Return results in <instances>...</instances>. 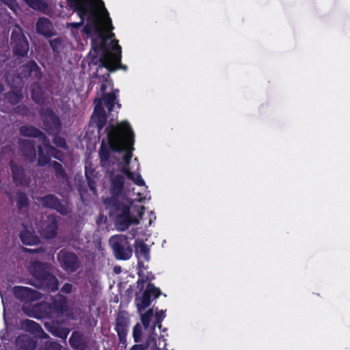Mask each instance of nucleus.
Here are the masks:
<instances>
[{"label":"nucleus","instance_id":"obj_1","mask_svg":"<svg viewBox=\"0 0 350 350\" xmlns=\"http://www.w3.org/2000/svg\"><path fill=\"white\" fill-rule=\"evenodd\" d=\"M105 131L107 133L108 144L112 152H125L122 157L124 165H129L134 150V133L129 123L123 121L117 125L109 124Z\"/></svg>","mask_w":350,"mask_h":350},{"label":"nucleus","instance_id":"obj_2","mask_svg":"<svg viewBox=\"0 0 350 350\" xmlns=\"http://www.w3.org/2000/svg\"><path fill=\"white\" fill-rule=\"evenodd\" d=\"M160 293V290L154 286H142L140 290L137 293L135 298V304L138 312H140V319L146 337L152 336L157 341L159 336L155 332L157 325H154V321L151 324L154 318L153 309H149L144 313H142V311L148 308L151 301L158 297Z\"/></svg>","mask_w":350,"mask_h":350},{"label":"nucleus","instance_id":"obj_3","mask_svg":"<svg viewBox=\"0 0 350 350\" xmlns=\"http://www.w3.org/2000/svg\"><path fill=\"white\" fill-rule=\"evenodd\" d=\"M112 42H115V44L112 46L113 53L100 57H93L92 58L91 63L98 65L96 71L94 73L93 77H98L99 76V72H101L105 68L106 71L105 73H103L102 77L107 81L109 79L110 72H114L118 69L124 70L127 69V66L121 63V46L118 44L117 40H114Z\"/></svg>","mask_w":350,"mask_h":350},{"label":"nucleus","instance_id":"obj_4","mask_svg":"<svg viewBox=\"0 0 350 350\" xmlns=\"http://www.w3.org/2000/svg\"><path fill=\"white\" fill-rule=\"evenodd\" d=\"M55 267L49 262L34 260L30 262L29 271L40 284H59Z\"/></svg>","mask_w":350,"mask_h":350},{"label":"nucleus","instance_id":"obj_5","mask_svg":"<svg viewBox=\"0 0 350 350\" xmlns=\"http://www.w3.org/2000/svg\"><path fill=\"white\" fill-rule=\"evenodd\" d=\"M109 243L116 259L126 260L132 256L133 249L127 236L124 234L113 235L109 239Z\"/></svg>","mask_w":350,"mask_h":350},{"label":"nucleus","instance_id":"obj_6","mask_svg":"<svg viewBox=\"0 0 350 350\" xmlns=\"http://www.w3.org/2000/svg\"><path fill=\"white\" fill-rule=\"evenodd\" d=\"M38 112L44 131L49 135H59L62 129V122L53 109L51 107L40 108Z\"/></svg>","mask_w":350,"mask_h":350},{"label":"nucleus","instance_id":"obj_7","mask_svg":"<svg viewBox=\"0 0 350 350\" xmlns=\"http://www.w3.org/2000/svg\"><path fill=\"white\" fill-rule=\"evenodd\" d=\"M57 259L60 267L66 271L73 273L81 267L79 256L73 252L64 248L57 254Z\"/></svg>","mask_w":350,"mask_h":350},{"label":"nucleus","instance_id":"obj_8","mask_svg":"<svg viewBox=\"0 0 350 350\" xmlns=\"http://www.w3.org/2000/svg\"><path fill=\"white\" fill-rule=\"evenodd\" d=\"M9 166L13 183L16 187H28L31 178L29 170L22 164L10 160Z\"/></svg>","mask_w":350,"mask_h":350},{"label":"nucleus","instance_id":"obj_9","mask_svg":"<svg viewBox=\"0 0 350 350\" xmlns=\"http://www.w3.org/2000/svg\"><path fill=\"white\" fill-rule=\"evenodd\" d=\"M11 44L13 51L17 56L25 57L29 51V42L21 28L14 29L11 33Z\"/></svg>","mask_w":350,"mask_h":350},{"label":"nucleus","instance_id":"obj_10","mask_svg":"<svg viewBox=\"0 0 350 350\" xmlns=\"http://www.w3.org/2000/svg\"><path fill=\"white\" fill-rule=\"evenodd\" d=\"M40 202L44 208L55 210L62 215H66L68 213V207L54 194H46L41 197Z\"/></svg>","mask_w":350,"mask_h":350},{"label":"nucleus","instance_id":"obj_11","mask_svg":"<svg viewBox=\"0 0 350 350\" xmlns=\"http://www.w3.org/2000/svg\"><path fill=\"white\" fill-rule=\"evenodd\" d=\"M144 206H140L137 208V213L138 218H132L131 215H116L115 223L117 228L121 231H124L129 228L132 224H138L139 219L142 218L144 213Z\"/></svg>","mask_w":350,"mask_h":350},{"label":"nucleus","instance_id":"obj_12","mask_svg":"<svg viewBox=\"0 0 350 350\" xmlns=\"http://www.w3.org/2000/svg\"><path fill=\"white\" fill-rule=\"evenodd\" d=\"M20 75L25 79L40 81L42 73L37 63L34 60H29L20 67Z\"/></svg>","mask_w":350,"mask_h":350},{"label":"nucleus","instance_id":"obj_13","mask_svg":"<svg viewBox=\"0 0 350 350\" xmlns=\"http://www.w3.org/2000/svg\"><path fill=\"white\" fill-rule=\"evenodd\" d=\"M166 342L163 335H160L158 341L152 336H147L144 345L137 344L132 346L130 350H146L150 348L152 350H165Z\"/></svg>","mask_w":350,"mask_h":350},{"label":"nucleus","instance_id":"obj_14","mask_svg":"<svg viewBox=\"0 0 350 350\" xmlns=\"http://www.w3.org/2000/svg\"><path fill=\"white\" fill-rule=\"evenodd\" d=\"M18 146L21 155L26 161L30 163L36 161V150L33 141L21 139L18 141Z\"/></svg>","mask_w":350,"mask_h":350},{"label":"nucleus","instance_id":"obj_15","mask_svg":"<svg viewBox=\"0 0 350 350\" xmlns=\"http://www.w3.org/2000/svg\"><path fill=\"white\" fill-rule=\"evenodd\" d=\"M36 33L46 38H50L56 35L52 21L44 16L39 17L36 23Z\"/></svg>","mask_w":350,"mask_h":350},{"label":"nucleus","instance_id":"obj_16","mask_svg":"<svg viewBox=\"0 0 350 350\" xmlns=\"http://www.w3.org/2000/svg\"><path fill=\"white\" fill-rule=\"evenodd\" d=\"M68 5L76 11L81 21L84 23L85 17L92 7V0H66Z\"/></svg>","mask_w":350,"mask_h":350},{"label":"nucleus","instance_id":"obj_17","mask_svg":"<svg viewBox=\"0 0 350 350\" xmlns=\"http://www.w3.org/2000/svg\"><path fill=\"white\" fill-rule=\"evenodd\" d=\"M111 209L112 213L120 215H131L130 205L121 202L118 198H111L105 201Z\"/></svg>","mask_w":350,"mask_h":350},{"label":"nucleus","instance_id":"obj_18","mask_svg":"<svg viewBox=\"0 0 350 350\" xmlns=\"http://www.w3.org/2000/svg\"><path fill=\"white\" fill-rule=\"evenodd\" d=\"M94 103H96L94 107V113L96 115L94 121L98 129V132L100 133L106 124L107 116L103 106L102 100L96 98Z\"/></svg>","mask_w":350,"mask_h":350},{"label":"nucleus","instance_id":"obj_19","mask_svg":"<svg viewBox=\"0 0 350 350\" xmlns=\"http://www.w3.org/2000/svg\"><path fill=\"white\" fill-rule=\"evenodd\" d=\"M124 185V177L123 175L117 174L111 178L110 192L112 195V198H117L122 194Z\"/></svg>","mask_w":350,"mask_h":350},{"label":"nucleus","instance_id":"obj_20","mask_svg":"<svg viewBox=\"0 0 350 350\" xmlns=\"http://www.w3.org/2000/svg\"><path fill=\"white\" fill-rule=\"evenodd\" d=\"M20 134L23 137L39 138L47 141L45 134L39 129L31 125H24L20 128Z\"/></svg>","mask_w":350,"mask_h":350},{"label":"nucleus","instance_id":"obj_21","mask_svg":"<svg viewBox=\"0 0 350 350\" xmlns=\"http://www.w3.org/2000/svg\"><path fill=\"white\" fill-rule=\"evenodd\" d=\"M14 293L17 297L25 300L30 301L39 297L37 292L27 286H16L14 288Z\"/></svg>","mask_w":350,"mask_h":350},{"label":"nucleus","instance_id":"obj_22","mask_svg":"<svg viewBox=\"0 0 350 350\" xmlns=\"http://www.w3.org/2000/svg\"><path fill=\"white\" fill-rule=\"evenodd\" d=\"M111 151L112 150L108 144V138L107 137L106 140L103 139L100 146L98 151V155L101 166L105 167L109 164Z\"/></svg>","mask_w":350,"mask_h":350},{"label":"nucleus","instance_id":"obj_23","mask_svg":"<svg viewBox=\"0 0 350 350\" xmlns=\"http://www.w3.org/2000/svg\"><path fill=\"white\" fill-rule=\"evenodd\" d=\"M58 223L55 217L48 219V222L43 228L42 234L46 239H53L57 236Z\"/></svg>","mask_w":350,"mask_h":350},{"label":"nucleus","instance_id":"obj_24","mask_svg":"<svg viewBox=\"0 0 350 350\" xmlns=\"http://www.w3.org/2000/svg\"><path fill=\"white\" fill-rule=\"evenodd\" d=\"M30 92L31 98L36 104H43L44 94L41 84L39 81H36L31 84Z\"/></svg>","mask_w":350,"mask_h":350},{"label":"nucleus","instance_id":"obj_25","mask_svg":"<svg viewBox=\"0 0 350 350\" xmlns=\"http://www.w3.org/2000/svg\"><path fill=\"white\" fill-rule=\"evenodd\" d=\"M128 327V319L123 314H118L116 319V330L120 341L125 340Z\"/></svg>","mask_w":350,"mask_h":350},{"label":"nucleus","instance_id":"obj_26","mask_svg":"<svg viewBox=\"0 0 350 350\" xmlns=\"http://www.w3.org/2000/svg\"><path fill=\"white\" fill-rule=\"evenodd\" d=\"M16 202L18 211L20 213L25 212L29 206V200L26 193L21 190L16 192Z\"/></svg>","mask_w":350,"mask_h":350},{"label":"nucleus","instance_id":"obj_27","mask_svg":"<svg viewBox=\"0 0 350 350\" xmlns=\"http://www.w3.org/2000/svg\"><path fill=\"white\" fill-rule=\"evenodd\" d=\"M85 176L88 181V185L90 189L93 193H96V173L95 170L91 165H85Z\"/></svg>","mask_w":350,"mask_h":350},{"label":"nucleus","instance_id":"obj_28","mask_svg":"<svg viewBox=\"0 0 350 350\" xmlns=\"http://www.w3.org/2000/svg\"><path fill=\"white\" fill-rule=\"evenodd\" d=\"M49 152V150L44 147L40 145L38 146L37 165L38 167H44L51 163V154Z\"/></svg>","mask_w":350,"mask_h":350},{"label":"nucleus","instance_id":"obj_29","mask_svg":"<svg viewBox=\"0 0 350 350\" xmlns=\"http://www.w3.org/2000/svg\"><path fill=\"white\" fill-rule=\"evenodd\" d=\"M19 237L21 242L27 245H37L40 241L39 238L36 235L27 230L21 232Z\"/></svg>","mask_w":350,"mask_h":350},{"label":"nucleus","instance_id":"obj_30","mask_svg":"<svg viewBox=\"0 0 350 350\" xmlns=\"http://www.w3.org/2000/svg\"><path fill=\"white\" fill-rule=\"evenodd\" d=\"M135 252L139 254L145 260L148 261L150 259V248L144 241L136 239L135 242Z\"/></svg>","mask_w":350,"mask_h":350},{"label":"nucleus","instance_id":"obj_31","mask_svg":"<svg viewBox=\"0 0 350 350\" xmlns=\"http://www.w3.org/2000/svg\"><path fill=\"white\" fill-rule=\"evenodd\" d=\"M102 98L109 112L113 110L116 103L117 104L118 108L121 107V104H120L118 102H116L117 95L115 92L104 93L102 96Z\"/></svg>","mask_w":350,"mask_h":350},{"label":"nucleus","instance_id":"obj_32","mask_svg":"<svg viewBox=\"0 0 350 350\" xmlns=\"http://www.w3.org/2000/svg\"><path fill=\"white\" fill-rule=\"evenodd\" d=\"M24 1L29 8L42 13H44L49 7L44 0H24Z\"/></svg>","mask_w":350,"mask_h":350},{"label":"nucleus","instance_id":"obj_33","mask_svg":"<svg viewBox=\"0 0 350 350\" xmlns=\"http://www.w3.org/2000/svg\"><path fill=\"white\" fill-rule=\"evenodd\" d=\"M88 23L94 25L95 31L96 33H101L100 29L98 27V16L96 10V4L94 0H92V7L91 10H90L88 14Z\"/></svg>","mask_w":350,"mask_h":350},{"label":"nucleus","instance_id":"obj_34","mask_svg":"<svg viewBox=\"0 0 350 350\" xmlns=\"http://www.w3.org/2000/svg\"><path fill=\"white\" fill-rule=\"evenodd\" d=\"M51 165L54 170L55 176L58 180H66L68 178L67 173L64 168L63 165L56 161H53L51 163Z\"/></svg>","mask_w":350,"mask_h":350},{"label":"nucleus","instance_id":"obj_35","mask_svg":"<svg viewBox=\"0 0 350 350\" xmlns=\"http://www.w3.org/2000/svg\"><path fill=\"white\" fill-rule=\"evenodd\" d=\"M70 345L77 350H82L84 347L82 335L79 332H73L70 338Z\"/></svg>","mask_w":350,"mask_h":350},{"label":"nucleus","instance_id":"obj_36","mask_svg":"<svg viewBox=\"0 0 350 350\" xmlns=\"http://www.w3.org/2000/svg\"><path fill=\"white\" fill-rule=\"evenodd\" d=\"M5 98L12 105L18 104L23 98L22 94L16 91H10L5 94Z\"/></svg>","mask_w":350,"mask_h":350},{"label":"nucleus","instance_id":"obj_37","mask_svg":"<svg viewBox=\"0 0 350 350\" xmlns=\"http://www.w3.org/2000/svg\"><path fill=\"white\" fill-rule=\"evenodd\" d=\"M43 146L45 148H47L49 150V152L51 154V157H53V158L58 159L59 161L62 160V152L59 150L56 149L54 146L50 144L49 140L47 138V141L43 142Z\"/></svg>","mask_w":350,"mask_h":350},{"label":"nucleus","instance_id":"obj_38","mask_svg":"<svg viewBox=\"0 0 350 350\" xmlns=\"http://www.w3.org/2000/svg\"><path fill=\"white\" fill-rule=\"evenodd\" d=\"M144 327L139 323H137L133 329V337L135 342H139L142 340L144 334Z\"/></svg>","mask_w":350,"mask_h":350},{"label":"nucleus","instance_id":"obj_39","mask_svg":"<svg viewBox=\"0 0 350 350\" xmlns=\"http://www.w3.org/2000/svg\"><path fill=\"white\" fill-rule=\"evenodd\" d=\"M23 327L26 330L33 333H38L40 329V325L31 320L24 321L23 323Z\"/></svg>","mask_w":350,"mask_h":350},{"label":"nucleus","instance_id":"obj_40","mask_svg":"<svg viewBox=\"0 0 350 350\" xmlns=\"http://www.w3.org/2000/svg\"><path fill=\"white\" fill-rule=\"evenodd\" d=\"M154 279V275L151 272L139 273V279L137 282V284H152L151 282Z\"/></svg>","mask_w":350,"mask_h":350},{"label":"nucleus","instance_id":"obj_41","mask_svg":"<svg viewBox=\"0 0 350 350\" xmlns=\"http://www.w3.org/2000/svg\"><path fill=\"white\" fill-rule=\"evenodd\" d=\"M63 40L59 37L49 40V45L55 53H57L62 48Z\"/></svg>","mask_w":350,"mask_h":350},{"label":"nucleus","instance_id":"obj_42","mask_svg":"<svg viewBox=\"0 0 350 350\" xmlns=\"http://www.w3.org/2000/svg\"><path fill=\"white\" fill-rule=\"evenodd\" d=\"M54 137L53 139V143L58 148H63V149H67V144L66 142V139L59 136V135H53Z\"/></svg>","mask_w":350,"mask_h":350},{"label":"nucleus","instance_id":"obj_43","mask_svg":"<svg viewBox=\"0 0 350 350\" xmlns=\"http://www.w3.org/2000/svg\"><path fill=\"white\" fill-rule=\"evenodd\" d=\"M165 317V311L157 310L154 315V325H157L159 329L161 327V322Z\"/></svg>","mask_w":350,"mask_h":350},{"label":"nucleus","instance_id":"obj_44","mask_svg":"<svg viewBox=\"0 0 350 350\" xmlns=\"http://www.w3.org/2000/svg\"><path fill=\"white\" fill-rule=\"evenodd\" d=\"M131 180L135 185L138 186H144L145 185V182L143 180L142 176L139 174L134 173V175L132 176V178H129Z\"/></svg>","mask_w":350,"mask_h":350},{"label":"nucleus","instance_id":"obj_45","mask_svg":"<svg viewBox=\"0 0 350 350\" xmlns=\"http://www.w3.org/2000/svg\"><path fill=\"white\" fill-rule=\"evenodd\" d=\"M102 75L103 74H100L99 73V76L97 77L98 79H100L102 80L103 83L102 84L100 85V92L101 93H103V94L105 93V92L106 91L107 88V83H110L112 82V81L110 79V78L106 81L103 79V78L102 77Z\"/></svg>","mask_w":350,"mask_h":350},{"label":"nucleus","instance_id":"obj_46","mask_svg":"<svg viewBox=\"0 0 350 350\" xmlns=\"http://www.w3.org/2000/svg\"><path fill=\"white\" fill-rule=\"evenodd\" d=\"M121 172L126 176L128 178H132V176L134 175V172H131L129 168V165H124L123 167L121 169Z\"/></svg>","mask_w":350,"mask_h":350},{"label":"nucleus","instance_id":"obj_47","mask_svg":"<svg viewBox=\"0 0 350 350\" xmlns=\"http://www.w3.org/2000/svg\"><path fill=\"white\" fill-rule=\"evenodd\" d=\"M28 111V107L25 105H18L15 108V111L16 113H21L22 114H26Z\"/></svg>","mask_w":350,"mask_h":350},{"label":"nucleus","instance_id":"obj_48","mask_svg":"<svg viewBox=\"0 0 350 350\" xmlns=\"http://www.w3.org/2000/svg\"><path fill=\"white\" fill-rule=\"evenodd\" d=\"M95 31V26L93 24L88 23L83 28V31L85 33L89 34L92 33V31Z\"/></svg>","mask_w":350,"mask_h":350},{"label":"nucleus","instance_id":"obj_49","mask_svg":"<svg viewBox=\"0 0 350 350\" xmlns=\"http://www.w3.org/2000/svg\"><path fill=\"white\" fill-rule=\"evenodd\" d=\"M47 350H60V345L56 342H51Z\"/></svg>","mask_w":350,"mask_h":350},{"label":"nucleus","instance_id":"obj_50","mask_svg":"<svg viewBox=\"0 0 350 350\" xmlns=\"http://www.w3.org/2000/svg\"><path fill=\"white\" fill-rule=\"evenodd\" d=\"M24 251L29 253V254H36L42 252L43 250L42 248L39 249H28V248H23Z\"/></svg>","mask_w":350,"mask_h":350},{"label":"nucleus","instance_id":"obj_51","mask_svg":"<svg viewBox=\"0 0 350 350\" xmlns=\"http://www.w3.org/2000/svg\"><path fill=\"white\" fill-rule=\"evenodd\" d=\"M83 25V22L82 21H79V22H77V23H70L68 24V26H70V27H71L72 28H75V29H79Z\"/></svg>","mask_w":350,"mask_h":350},{"label":"nucleus","instance_id":"obj_52","mask_svg":"<svg viewBox=\"0 0 350 350\" xmlns=\"http://www.w3.org/2000/svg\"><path fill=\"white\" fill-rule=\"evenodd\" d=\"M105 12H106V14L107 15V25L108 26V27L110 29H113V25H112V22H111V18H109V13L107 12V11L105 10Z\"/></svg>","mask_w":350,"mask_h":350},{"label":"nucleus","instance_id":"obj_53","mask_svg":"<svg viewBox=\"0 0 350 350\" xmlns=\"http://www.w3.org/2000/svg\"><path fill=\"white\" fill-rule=\"evenodd\" d=\"M27 337L26 336H22L17 338V342L20 344L23 348H27L25 345H23L21 342L25 340H27Z\"/></svg>","mask_w":350,"mask_h":350},{"label":"nucleus","instance_id":"obj_54","mask_svg":"<svg viewBox=\"0 0 350 350\" xmlns=\"http://www.w3.org/2000/svg\"><path fill=\"white\" fill-rule=\"evenodd\" d=\"M100 47L101 49H105V38H103V40L101 41Z\"/></svg>","mask_w":350,"mask_h":350},{"label":"nucleus","instance_id":"obj_55","mask_svg":"<svg viewBox=\"0 0 350 350\" xmlns=\"http://www.w3.org/2000/svg\"><path fill=\"white\" fill-rule=\"evenodd\" d=\"M114 271L116 273H119L121 271V267H114Z\"/></svg>","mask_w":350,"mask_h":350},{"label":"nucleus","instance_id":"obj_56","mask_svg":"<svg viewBox=\"0 0 350 350\" xmlns=\"http://www.w3.org/2000/svg\"><path fill=\"white\" fill-rule=\"evenodd\" d=\"M68 333V332H64V333H62V334H59V335H58V336H59V337L62 338H66V336H67Z\"/></svg>","mask_w":350,"mask_h":350},{"label":"nucleus","instance_id":"obj_57","mask_svg":"<svg viewBox=\"0 0 350 350\" xmlns=\"http://www.w3.org/2000/svg\"><path fill=\"white\" fill-rule=\"evenodd\" d=\"M35 345L33 342H30V347L29 348L27 349V350H32L34 348Z\"/></svg>","mask_w":350,"mask_h":350},{"label":"nucleus","instance_id":"obj_58","mask_svg":"<svg viewBox=\"0 0 350 350\" xmlns=\"http://www.w3.org/2000/svg\"><path fill=\"white\" fill-rule=\"evenodd\" d=\"M112 92H115L116 94L117 95V94L119 92V90L118 89H116V90H113Z\"/></svg>","mask_w":350,"mask_h":350},{"label":"nucleus","instance_id":"obj_59","mask_svg":"<svg viewBox=\"0 0 350 350\" xmlns=\"http://www.w3.org/2000/svg\"><path fill=\"white\" fill-rule=\"evenodd\" d=\"M29 284L33 285V284H35L33 283V282H29Z\"/></svg>","mask_w":350,"mask_h":350},{"label":"nucleus","instance_id":"obj_60","mask_svg":"<svg viewBox=\"0 0 350 350\" xmlns=\"http://www.w3.org/2000/svg\"><path fill=\"white\" fill-rule=\"evenodd\" d=\"M111 37H112V36H114V33H111Z\"/></svg>","mask_w":350,"mask_h":350},{"label":"nucleus","instance_id":"obj_61","mask_svg":"<svg viewBox=\"0 0 350 350\" xmlns=\"http://www.w3.org/2000/svg\"><path fill=\"white\" fill-rule=\"evenodd\" d=\"M0 294H1V295L2 296V291H1V289H0Z\"/></svg>","mask_w":350,"mask_h":350},{"label":"nucleus","instance_id":"obj_62","mask_svg":"<svg viewBox=\"0 0 350 350\" xmlns=\"http://www.w3.org/2000/svg\"><path fill=\"white\" fill-rule=\"evenodd\" d=\"M66 287L68 288L70 287V286L67 285V286H66Z\"/></svg>","mask_w":350,"mask_h":350}]
</instances>
